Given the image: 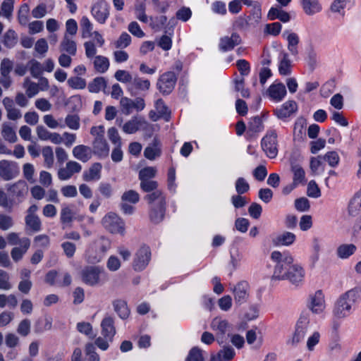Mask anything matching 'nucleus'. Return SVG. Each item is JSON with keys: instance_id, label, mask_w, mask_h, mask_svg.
<instances>
[{"instance_id": "a18cd8bd", "label": "nucleus", "mask_w": 361, "mask_h": 361, "mask_svg": "<svg viewBox=\"0 0 361 361\" xmlns=\"http://www.w3.org/2000/svg\"><path fill=\"white\" fill-rule=\"evenodd\" d=\"M67 84L71 88L74 90H83L87 85L85 79L78 76L69 78L67 80Z\"/></svg>"}, {"instance_id": "423d86ee", "label": "nucleus", "mask_w": 361, "mask_h": 361, "mask_svg": "<svg viewBox=\"0 0 361 361\" xmlns=\"http://www.w3.org/2000/svg\"><path fill=\"white\" fill-rule=\"evenodd\" d=\"M103 269L97 266H87L80 271L82 281L90 286H97L102 284L101 275Z\"/></svg>"}, {"instance_id": "603ef678", "label": "nucleus", "mask_w": 361, "mask_h": 361, "mask_svg": "<svg viewBox=\"0 0 361 361\" xmlns=\"http://www.w3.org/2000/svg\"><path fill=\"white\" fill-rule=\"evenodd\" d=\"M26 89V94L29 98H32L39 92L38 84L31 82L28 78H26L23 85Z\"/></svg>"}, {"instance_id": "7c9ffc66", "label": "nucleus", "mask_w": 361, "mask_h": 361, "mask_svg": "<svg viewBox=\"0 0 361 361\" xmlns=\"http://www.w3.org/2000/svg\"><path fill=\"white\" fill-rule=\"evenodd\" d=\"M291 61L286 52H281L279 57V72L281 75H288L291 73Z\"/></svg>"}, {"instance_id": "473e14b6", "label": "nucleus", "mask_w": 361, "mask_h": 361, "mask_svg": "<svg viewBox=\"0 0 361 361\" xmlns=\"http://www.w3.org/2000/svg\"><path fill=\"white\" fill-rule=\"evenodd\" d=\"M267 17L270 20L279 19L283 23H287L290 20L289 13L279 7H271L268 12Z\"/></svg>"}, {"instance_id": "b1692460", "label": "nucleus", "mask_w": 361, "mask_h": 361, "mask_svg": "<svg viewBox=\"0 0 361 361\" xmlns=\"http://www.w3.org/2000/svg\"><path fill=\"white\" fill-rule=\"evenodd\" d=\"M102 166L100 163L92 164L90 167L82 173V179L86 182L97 181L102 176Z\"/></svg>"}, {"instance_id": "37998d69", "label": "nucleus", "mask_w": 361, "mask_h": 361, "mask_svg": "<svg viewBox=\"0 0 361 361\" xmlns=\"http://www.w3.org/2000/svg\"><path fill=\"white\" fill-rule=\"evenodd\" d=\"M348 211L350 216L358 215L361 212V198L354 195L349 202Z\"/></svg>"}, {"instance_id": "20e7f679", "label": "nucleus", "mask_w": 361, "mask_h": 361, "mask_svg": "<svg viewBox=\"0 0 361 361\" xmlns=\"http://www.w3.org/2000/svg\"><path fill=\"white\" fill-rule=\"evenodd\" d=\"M261 148L269 159H275L279 152L278 135L275 130L267 131L261 140Z\"/></svg>"}, {"instance_id": "39448f33", "label": "nucleus", "mask_w": 361, "mask_h": 361, "mask_svg": "<svg viewBox=\"0 0 361 361\" xmlns=\"http://www.w3.org/2000/svg\"><path fill=\"white\" fill-rule=\"evenodd\" d=\"M110 248V242L104 238L95 242L86 251V259L88 262L95 264L99 262Z\"/></svg>"}, {"instance_id": "f257e3e1", "label": "nucleus", "mask_w": 361, "mask_h": 361, "mask_svg": "<svg viewBox=\"0 0 361 361\" xmlns=\"http://www.w3.org/2000/svg\"><path fill=\"white\" fill-rule=\"evenodd\" d=\"M359 298V290L353 288L342 294L336 300L333 309L336 319H343L352 313V307Z\"/></svg>"}, {"instance_id": "5fc2aeb1", "label": "nucleus", "mask_w": 361, "mask_h": 361, "mask_svg": "<svg viewBox=\"0 0 361 361\" xmlns=\"http://www.w3.org/2000/svg\"><path fill=\"white\" fill-rule=\"evenodd\" d=\"M321 335L319 331H314L311 334L307 340L306 347L310 352L314 351L315 346L320 341Z\"/></svg>"}, {"instance_id": "e2e57ef3", "label": "nucleus", "mask_w": 361, "mask_h": 361, "mask_svg": "<svg viewBox=\"0 0 361 361\" xmlns=\"http://www.w3.org/2000/svg\"><path fill=\"white\" fill-rule=\"evenodd\" d=\"M157 173V169L153 166H147L140 171L139 179L142 180H150L154 178Z\"/></svg>"}, {"instance_id": "f3484780", "label": "nucleus", "mask_w": 361, "mask_h": 361, "mask_svg": "<svg viewBox=\"0 0 361 361\" xmlns=\"http://www.w3.org/2000/svg\"><path fill=\"white\" fill-rule=\"evenodd\" d=\"M304 278V269L298 264H293L289 267V271L286 280H288L293 285L298 286L302 283Z\"/></svg>"}, {"instance_id": "13d9d810", "label": "nucleus", "mask_w": 361, "mask_h": 361, "mask_svg": "<svg viewBox=\"0 0 361 361\" xmlns=\"http://www.w3.org/2000/svg\"><path fill=\"white\" fill-rule=\"evenodd\" d=\"M135 12L136 18L141 22L147 23L149 17L145 14V5L143 3H140L135 5Z\"/></svg>"}, {"instance_id": "0eeeda50", "label": "nucleus", "mask_w": 361, "mask_h": 361, "mask_svg": "<svg viewBox=\"0 0 361 361\" xmlns=\"http://www.w3.org/2000/svg\"><path fill=\"white\" fill-rule=\"evenodd\" d=\"M104 227L112 233L124 234L125 223L116 213L106 214L102 221Z\"/></svg>"}, {"instance_id": "a878e982", "label": "nucleus", "mask_w": 361, "mask_h": 361, "mask_svg": "<svg viewBox=\"0 0 361 361\" xmlns=\"http://www.w3.org/2000/svg\"><path fill=\"white\" fill-rule=\"evenodd\" d=\"M283 37L288 42L287 48L290 54L293 56H298L299 53L298 44L300 42L298 35L295 32L286 30L283 32Z\"/></svg>"}, {"instance_id": "69168bd1", "label": "nucleus", "mask_w": 361, "mask_h": 361, "mask_svg": "<svg viewBox=\"0 0 361 361\" xmlns=\"http://www.w3.org/2000/svg\"><path fill=\"white\" fill-rule=\"evenodd\" d=\"M185 361H204L202 350L197 347H193L189 351Z\"/></svg>"}, {"instance_id": "338daca9", "label": "nucleus", "mask_w": 361, "mask_h": 361, "mask_svg": "<svg viewBox=\"0 0 361 361\" xmlns=\"http://www.w3.org/2000/svg\"><path fill=\"white\" fill-rule=\"evenodd\" d=\"M324 159L328 162L331 167H336L338 165L340 157L338 154L335 151L329 152L324 156Z\"/></svg>"}, {"instance_id": "2f4dec72", "label": "nucleus", "mask_w": 361, "mask_h": 361, "mask_svg": "<svg viewBox=\"0 0 361 361\" xmlns=\"http://www.w3.org/2000/svg\"><path fill=\"white\" fill-rule=\"evenodd\" d=\"M8 190L17 197H24L28 192V186L25 181L19 180L8 187Z\"/></svg>"}, {"instance_id": "412c9836", "label": "nucleus", "mask_w": 361, "mask_h": 361, "mask_svg": "<svg viewBox=\"0 0 361 361\" xmlns=\"http://www.w3.org/2000/svg\"><path fill=\"white\" fill-rule=\"evenodd\" d=\"M150 87V82L147 79H144L135 75L132 82L127 85V90L131 95L136 94V91H147Z\"/></svg>"}, {"instance_id": "774afa93", "label": "nucleus", "mask_w": 361, "mask_h": 361, "mask_svg": "<svg viewBox=\"0 0 361 361\" xmlns=\"http://www.w3.org/2000/svg\"><path fill=\"white\" fill-rule=\"evenodd\" d=\"M87 361H99V357L95 352V347L92 343H88L85 346Z\"/></svg>"}, {"instance_id": "a211bd4d", "label": "nucleus", "mask_w": 361, "mask_h": 361, "mask_svg": "<svg viewBox=\"0 0 361 361\" xmlns=\"http://www.w3.org/2000/svg\"><path fill=\"white\" fill-rule=\"evenodd\" d=\"M297 110V103L293 100H288L283 103L280 107L276 109L274 113L279 119H285L296 112Z\"/></svg>"}, {"instance_id": "f704fd0d", "label": "nucleus", "mask_w": 361, "mask_h": 361, "mask_svg": "<svg viewBox=\"0 0 361 361\" xmlns=\"http://www.w3.org/2000/svg\"><path fill=\"white\" fill-rule=\"evenodd\" d=\"M93 64L95 71L99 73L106 72L110 65L108 58L101 55L94 57Z\"/></svg>"}, {"instance_id": "6e6d98bb", "label": "nucleus", "mask_w": 361, "mask_h": 361, "mask_svg": "<svg viewBox=\"0 0 361 361\" xmlns=\"http://www.w3.org/2000/svg\"><path fill=\"white\" fill-rule=\"evenodd\" d=\"M131 43V37L126 32H122L118 39L114 42L116 48L124 49Z\"/></svg>"}, {"instance_id": "aec40b11", "label": "nucleus", "mask_w": 361, "mask_h": 361, "mask_svg": "<svg viewBox=\"0 0 361 361\" xmlns=\"http://www.w3.org/2000/svg\"><path fill=\"white\" fill-rule=\"evenodd\" d=\"M241 42L240 35L235 32L228 36H224L219 40V48L222 51H228L233 49Z\"/></svg>"}, {"instance_id": "9d476101", "label": "nucleus", "mask_w": 361, "mask_h": 361, "mask_svg": "<svg viewBox=\"0 0 361 361\" xmlns=\"http://www.w3.org/2000/svg\"><path fill=\"white\" fill-rule=\"evenodd\" d=\"M307 306L314 314H320L323 313L326 309L325 297L323 292L319 290L314 294L310 295Z\"/></svg>"}, {"instance_id": "6ab92c4d", "label": "nucleus", "mask_w": 361, "mask_h": 361, "mask_svg": "<svg viewBox=\"0 0 361 361\" xmlns=\"http://www.w3.org/2000/svg\"><path fill=\"white\" fill-rule=\"evenodd\" d=\"M18 175L16 166L7 160L0 161V177L4 180H10Z\"/></svg>"}, {"instance_id": "c756f323", "label": "nucleus", "mask_w": 361, "mask_h": 361, "mask_svg": "<svg viewBox=\"0 0 361 361\" xmlns=\"http://www.w3.org/2000/svg\"><path fill=\"white\" fill-rule=\"evenodd\" d=\"M161 154V147L159 142L154 139L153 142L147 146L144 151V156L149 160H154Z\"/></svg>"}, {"instance_id": "cd10ccee", "label": "nucleus", "mask_w": 361, "mask_h": 361, "mask_svg": "<svg viewBox=\"0 0 361 361\" xmlns=\"http://www.w3.org/2000/svg\"><path fill=\"white\" fill-rule=\"evenodd\" d=\"M355 5V0H334L330 6V11L334 13L345 15V8H350Z\"/></svg>"}, {"instance_id": "de8ad7c7", "label": "nucleus", "mask_w": 361, "mask_h": 361, "mask_svg": "<svg viewBox=\"0 0 361 361\" xmlns=\"http://www.w3.org/2000/svg\"><path fill=\"white\" fill-rule=\"evenodd\" d=\"M152 192V193L146 195L145 197L149 204H153L156 202L155 204H165V198L160 190H156Z\"/></svg>"}, {"instance_id": "4be33fe9", "label": "nucleus", "mask_w": 361, "mask_h": 361, "mask_svg": "<svg viewBox=\"0 0 361 361\" xmlns=\"http://www.w3.org/2000/svg\"><path fill=\"white\" fill-rule=\"evenodd\" d=\"M92 151V154L99 158L107 157L109 154V147L105 138H94Z\"/></svg>"}, {"instance_id": "a19ab883", "label": "nucleus", "mask_w": 361, "mask_h": 361, "mask_svg": "<svg viewBox=\"0 0 361 361\" xmlns=\"http://www.w3.org/2000/svg\"><path fill=\"white\" fill-rule=\"evenodd\" d=\"M52 327V320L50 317L44 319H38L34 326V331L36 334H41L45 331H49Z\"/></svg>"}, {"instance_id": "393cba45", "label": "nucleus", "mask_w": 361, "mask_h": 361, "mask_svg": "<svg viewBox=\"0 0 361 361\" xmlns=\"http://www.w3.org/2000/svg\"><path fill=\"white\" fill-rule=\"evenodd\" d=\"M296 239V236L293 233L284 231L274 236L272 240V244L274 246H290Z\"/></svg>"}, {"instance_id": "864d4df0", "label": "nucleus", "mask_w": 361, "mask_h": 361, "mask_svg": "<svg viewBox=\"0 0 361 361\" xmlns=\"http://www.w3.org/2000/svg\"><path fill=\"white\" fill-rule=\"evenodd\" d=\"M80 25L82 31L83 37H89L92 35V31L93 30V25L89 18L86 16H83L80 21Z\"/></svg>"}, {"instance_id": "ddd939ff", "label": "nucleus", "mask_w": 361, "mask_h": 361, "mask_svg": "<svg viewBox=\"0 0 361 361\" xmlns=\"http://www.w3.org/2000/svg\"><path fill=\"white\" fill-rule=\"evenodd\" d=\"M82 170L80 164L75 161H68L66 166L58 171V178L61 180H69L75 173H78Z\"/></svg>"}, {"instance_id": "ea45409f", "label": "nucleus", "mask_w": 361, "mask_h": 361, "mask_svg": "<svg viewBox=\"0 0 361 361\" xmlns=\"http://www.w3.org/2000/svg\"><path fill=\"white\" fill-rule=\"evenodd\" d=\"M106 85V80L102 77H97L91 81L87 86L89 92L92 93H98Z\"/></svg>"}, {"instance_id": "052dcab7", "label": "nucleus", "mask_w": 361, "mask_h": 361, "mask_svg": "<svg viewBox=\"0 0 361 361\" xmlns=\"http://www.w3.org/2000/svg\"><path fill=\"white\" fill-rule=\"evenodd\" d=\"M235 188L236 192L238 195H242L250 190V185L244 178L240 177L235 180Z\"/></svg>"}, {"instance_id": "4468645a", "label": "nucleus", "mask_w": 361, "mask_h": 361, "mask_svg": "<svg viewBox=\"0 0 361 361\" xmlns=\"http://www.w3.org/2000/svg\"><path fill=\"white\" fill-rule=\"evenodd\" d=\"M148 123L144 118L133 116L123 124L122 130L126 134H133L140 129H145Z\"/></svg>"}, {"instance_id": "680f3d73", "label": "nucleus", "mask_w": 361, "mask_h": 361, "mask_svg": "<svg viewBox=\"0 0 361 361\" xmlns=\"http://www.w3.org/2000/svg\"><path fill=\"white\" fill-rule=\"evenodd\" d=\"M31 322L28 319H24L19 323L17 332L22 336H27L30 332Z\"/></svg>"}, {"instance_id": "79ce46f5", "label": "nucleus", "mask_w": 361, "mask_h": 361, "mask_svg": "<svg viewBox=\"0 0 361 361\" xmlns=\"http://www.w3.org/2000/svg\"><path fill=\"white\" fill-rule=\"evenodd\" d=\"M61 47L62 51H66L70 55L74 56L76 54V44L67 35H65Z\"/></svg>"}, {"instance_id": "dca6fc26", "label": "nucleus", "mask_w": 361, "mask_h": 361, "mask_svg": "<svg viewBox=\"0 0 361 361\" xmlns=\"http://www.w3.org/2000/svg\"><path fill=\"white\" fill-rule=\"evenodd\" d=\"M286 93V86L282 82H278L271 84L267 91L269 99L275 102L282 101L285 98Z\"/></svg>"}, {"instance_id": "9b49d317", "label": "nucleus", "mask_w": 361, "mask_h": 361, "mask_svg": "<svg viewBox=\"0 0 361 361\" xmlns=\"http://www.w3.org/2000/svg\"><path fill=\"white\" fill-rule=\"evenodd\" d=\"M176 77L173 72L162 74L157 82V87L164 94H169L175 87Z\"/></svg>"}, {"instance_id": "4d7b16f0", "label": "nucleus", "mask_w": 361, "mask_h": 361, "mask_svg": "<svg viewBox=\"0 0 361 361\" xmlns=\"http://www.w3.org/2000/svg\"><path fill=\"white\" fill-rule=\"evenodd\" d=\"M73 220V212L68 207H63L61 210L60 221L63 224H69Z\"/></svg>"}, {"instance_id": "e433bc0d", "label": "nucleus", "mask_w": 361, "mask_h": 361, "mask_svg": "<svg viewBox=\"0 0 361 361\" xmlns=\"http://www.w3.org/2000/svg\"><path fill=\"white\" fill-rule=\"evenodd\" d=\"M1 135L5 140H6L11 143H14L18 140L15 130L11 126V124H9L8 123H3L2 129H1Z\"/></svg>"}, {"instance_id": "c03bdc74", "label": "nucleus", "mask_w": 361, "mask_h": 361, "mask_svg": "<svg viewBox=\"0 0 361 361\" xmlns=\"http://www.w3.org/2000/svg\"><path fill=\"white\" fill-rule=\"evenodd\" d=\"M30 74L33 78H39L44 71L42 65L37 60L32 59L27 63Z\"/></svg>"}, {"instance_id": "09e8293b", "label": "nucleus", "mask_w": 361, "mask_h": 361, "mask_svg": "<svg viewBox=\"0 0 361 361\" xmlns=\"http://www.w3.org/2000/svg\"><path fill=\"white\" fill-rule=\"evenodd\" d=\"M114 78L118 82L127 84V85L130 84L134 78L128 71L125 70H118L114 74Z\"/></svg>"}, {"instance_id": "0e129e2a", "label": "nucleus", "mask_w": 361, "mask_h": 361, "mask_svg": "<svg viewBox=\"0 0 361 361\" xmlns=\"http://www.w3.org/2000/svg\"><path fill=\"white\" fill-rule=\"evenodd\" d=\"M264 125L259 117L253 118L248 124V131L259 133L264 130Z\"/></svg>"}, {"instance_id": "58836bf2", "label": "nucleus", "mask_w": 361, "mask_h": 361, "mask_svg": "<svg viewBox=\"0 0 361 361\" xmlns=\"http://www.w3.org/2000/svg\"><path fill=\"white\" fill-rule=\"evenodd\" d=\"M114 307L118 316L123 319H126L130 314V310L124 300H117L114 301Z\"/></svg>"}, {"instance_id": "2eb2a0df", "label": "nucleus", "mask_w": 361, "mask_h": 361, "mask_svg": "<svg viewBox=\"0 0 361 361\" xmlns=\"http://www.w3.org/2000/svg\"><path fill=\"white\" fill-rule=\"evenodd\" d=\"M91 12L97 22L104 24L109 16V6L106 1H99L92 6Z\"/></svg>"}, {"instance_id": "6e6552de", "label": "nucleus", "mask_w": 361, "mask_h": 361, "mask_svg": "<svg viewBox=\"0 0 361 361\" xmlns=\"http://www.w3.org/2000/svg\"><path fill=\"white\" fill-rule=\"evenodd\" d=\"M151 259V251L148 246H141L135 252L133 262V267L136 271L144 270L148 265Z\"/></svg>"}, {"instance_id": "5701e85b", "label": "nucleus", "mask_w": 361, "mask_h": 361, "mask_svg": "<svg viewBox=\"0 0 361 361\" xmlns=\"http://www.w3.org/2000/svg\"><path fill=\"white\" fill-rule=\"evenodd\" d=\"M72 154L76 159L86 163L92 157V148L85 145H78L73 148Z\"/></svg>"}, {"instance_id": "3c124183", "label": "nucleus", "mask_w": 361, "mask_h": 361, "mask_svg": "<svg viewBox=\"0 0 361 361\" xmlns=\"http://www.w3.org/2000/svg\"><path fill=\"white\" fill-rule=\"evenodd\" d=\"M120 106L123 114L130 115L134 109L133 99L126 97H123L120 100Z\"/></svg>"}, {"instance_id": "8fccbe9b", "label": "nucleus", "mask_w": 361, "mask_h": 361, "mask_svg": "<svg viewBox=\"0 0 361 361\" xmlns=\"http://www.w3.org/2000/svg\"><path fill=\"white\" fill-rule=\"evenodd\" d=\"M25 224L34 232L41 230V221L37 216L27 215Z\"/></svg>"}, {"instance_id": "bf43d9fd", "label": "nucleus", "mask_w": 361, "mask_h": 361, "mask_svg": "<svg viewBox=\"0 0 361 361\" xmlns=\"http://www.w3.org/2000/svg\"><path fill=\"white\" fill-rule=\"evenodd\" d=\"M140 200L139 194L133 190L126 191L121 196V201L135 204Z\"/></svg>"}, {"instance_id": "c9c22d12", "label": "nucleus", "mask_w": 361, "mask_h": 361, "mask_svg": "<svg viewBox=\"0 0 361 361\" xmlns=\"http://www.w3.org/2000/svg\"><path fill=\"white\" fill-rule=\"evenodd\" d=\"M164 205L165 204H153L151 207L149 217L152 221L159 223L162 221L165 212Z\"/></svg>"}, {"instance_id": "7ed1b4c3", "label": "nucleus", "mask_w": 361, "mask_h": 361, "mask_svg": "<svg viewBox=\"0 0 361 361\" xmlns=\"http://www.w3.org/2000/svg\"><path fill=\"white\" fill-rule=\"evenodd\" d=\"M100 326L102 336L97 338L94 343L102 350H106L116 333L114 318L106 316L102 320Z\"/></svg>"}, {"instance_id": "f03ea898", "label": "nucleus", "mask_w": 361, "mask_h": 361, "mask_svg": "<svg viewBox=\"0 0 361 361\" xmlns=\"http://www.w3.org/2000/svg\"><path fill=\"white\" fill-rule=\"evenodd\" d=\"M271 259L276 263L272 279L286 280L289 271V267L293 264V257L288 252L274 251L271 254Z\"/></svg>"}, {"instance_id": "1a4fd4ad", "label": "nucleus", "mask_w": 361, "mask_h": 361, "mask_svg": "<svg viewBox=\"0 0 361 361\" xmlns=\"http://www.w3.org/2000/svg\"><path fill=\"white\" fill-rule=\"evenodd\" d=\"M308 326V318L305 316H301L296 324L295 331L292 338L288 340L287 343L292 346H295L299 343L301 341L303 340L305 335L307 334Z\"/></svg>"}, {"instance_id": "f8f14e48", "label": "nucleus", "mask_w": 361, "mask_h": 361, "mask_svg": "<svg viewBox=\"0 0 361 361\" xmlns=\"http://www.w3.org/2000/svg\"><path fill=\"white\" fill-rule=\"evenodd\" d=\"M250 286L247 282L243 281L238 283L232 289L235 303L240 305L247 302L249 298Z\"/></svg>"}, {"instance_id": "c85d7f7f", "label": "nucleus", "mask_w": 361, "mask_h": 361, "mask_svg": "<svg viewBox=\"0 0 361 361\" xmlns=\"http://www.w3.org/2000/svg\"><path fill=\"white\" fill-rule=\"evenodd\" d=\"M30 246V240L27 238H23L21 240V246L15 247L11 252V255L13 261L18 262L26 253Z\"/></svg>"}, {"instance_id": "bb28decb", "label": "nucleus", "mask_w": 361, "mask_h": 361, "mask_svg": "<svg viewBox=\"0 0 361 361\" xmlns=\"http://www.w3.org/2000/svg\"><path fill=\"white\" fill-rule=\"evenodd\" d=\"M305 13L313 16L322 11V5L319 0H300Z\"/></svg>"}, {"instance_id": "4c0bfd02", "label": "nucleus", "mask_w": 361, "mask_h": 361, "mask_svg": "<svg viewBox=\"0 0 361 361\" xmlns=\"http://www.w3.org/2000/svg\"><path fill=\"white\" fill-rule=\"evenodd\" d=\"M228 327V323L221 317L214 318L211 323V328L221 335L224 334Z\"/></svg>"}, {"instance_id": "72a5a7b5", "label": "nucleus", "mask_w": 361, "mask_h": 361, "mask_svg": "<svg viewBox=\"0 0 361 361\" xmlns=\"http://www.w3.org/2000/svg\"><path fill=\"white\" fill-rule=\"evenodd\" d=\"M357 250L354 244H341L336 249L337 257L342 259L349 258Z\"/></svg>"}, {"instance_id": "49530a36", "label": "nucleus", "mask_w": 361, "mask_h": 361, "mask_svg": "<svg viewBox=\"0 0 361 361\" xmlns=\"http://www.w3.org/2000/svg\"><path fill=\"white\" fill-rule=\"evenodd\" d=\"M292 171L293 173V184L298 185L300 183L305 182V173L303 169L299 165H294L292 166Z\"/></svg>"}]
</instances>
